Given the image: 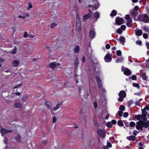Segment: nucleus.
<instances>
[{
	"label": "nucleus",
	"instance_id": "f257e3e1",
	"mask_svg": "<svg viewBox=\"0 0 149 149\" xmlns=\"http://www.w3.org/2000/svg\"><path fill=\"white\" fill-rule=\"evenodd\" d=\"M137 20L145 23H149V17L147 14L139 15L137 17Z\"/></svg>",
	"mask_w": 149,
	"mask_h": 149
},
{
	"label": "nucleus",
	"instance_id": "f03ea898",
	"mask_svg": "<svg viewBox=\"0 0 149 149\" xmlns=\"http://www.w3.org/2000/svg\"><path fill=\"white\" fill-rule=\"evenodd\" d=\"M125 18L127 20L126 25L128 27H131L132 26V20L129 14L126 15L125 17Z\"/></svg>",
	"mask_w": 149,
	"mask_h": 149
},
{
	"label": "nucleus",
	"instance_id": "7ed1b4c3",
	"mask_svg": "<svg viewBox=\"0 0 149 149\" xmlns=\"http://www.w3.org/2000/svg\"><path fill=\"white\" fill-rule=\"evenodd\" d=\"M124 20L121 17H116L115 22L118 25H120L124 23Z\"/></svg>",
	"mask_w": 149,
	"mask_h": 149
},
{
	"label": "nucleus",
	"instance_id": "20e7f679",
	"mask_svg": "<svg viewBox=\"0 0 149 149\" xmlns=\"http://www.w3.org/2000/svg\"><path fill=\"white\" fill-rule=\"evenodd\" d=\"M136 128L137 130H143V124L142 121H138L136 123Z\"/></svg>",
	"mask_w": 149,
	"mask_h": 149
},
{
	"label": "nucleus",
	"instance_id": "39448f33",
	"mask_svg": "<svg viewBox=\"0 0 149 149\" xmlns=\"http://www.w3.org/2000/svg\"><path fill=\"white\" fill-rule=\"evenodd\" d=\"M122 71L123 72L124 74L126 76H128L131 74V72L130 70L128 68L124 67L122 70Z\"/></svg>",
	"mask_w": 149,
	"mask_h": 149
},
{
	"label": "nucleus",
	"instance_id": "423d86ee",
	"mask_svg": "<svg viewBox=\"0 0 149 149\" xmlns=\"http://www.w3.org/2000/svg\"><path fill=\"white\" fill-rule=\"evenodd\" d=\"M89 13L87 15H84L83 18V20L85 22V21L88 19H89L92 15V13L90 9H89Z\"/></svg>",
	"mask_w": 149,
	"mask_h": 149
},
{
	"label": "nucleus",
	"instance_id": "0eeeda50",
	"mask_svg": "<svg viewBox=\"0 0 149 149\" xmlns=\"http://www.w3.org/2000/svg\"><path fill=\"white\" fill-rule=\"evenodd\" d=\"M97 134L101 138H104L106 135L104 131L102 130H98L97 131Z\"/></svg>",
	"mask_w": 149,
	"mask_h": 149
},
{
	"label": "nucleus",
	"instance_id": "6e6552de",
	"mask_svg": "<svg viewBox=\"0 0 149 149\" xmlns=\"http://www.w3.org/2000/svg\"><path fill=\"white\" fill-rule=\"evenodd\" d=\"M76 28L77 31H79L81 30V25L79 17H77L76 20Z\"/></svg>",
	"mask_w": 149,
	"mask_h": 149
},
{
	"label": "nucleus",
	"instance_id": "1a4fd4ad",
	"mask_svg": "<svg viewBox=\"0 0 149 149\" xmlns=\"http://www.w3.org/2000/svg\"><path fill=\"white\" fill-rule=\"evenodd\" d=\"M112 55L110 54H107L104 57L105 61L106 62H109L112 60Z\"/></svg>",
	"mask_w": 149,
	"mask_h": 149
},
{
	"label": "nucleus",
	"instance_id": "9d476101",
	"mask_svg": "<svg viewBox=\"0 0 149 149\" xmlns=\"http://www.w3.org/2000/svg\"><path fill=\"white\" fill-rule=\"evenodd\" d=\"M13 132L12 130H9L4 128H1L0 129V132L2 136H3V134H4Z\"/></svg>",
	"mask_w": 149,
	"mask_h": 149
},
{
	"label": "nucleus",
	"instance_id": "9b49d317",
	"mask_svg": "<svg viewBox=\"0 0 149 149\" xmlns=\"http://www.w3.org/2000/svg\"><path fill=\"white\" fill-rule=\"evenodd\" d=\"M90 60L91 63L94 65V67L95 69H96L97 67H98L99 64L97 62V60L96 59L93 60L92 58H91Z\"/></svg>",
	"mask_w": 149,
	"mask_h": 149
},
{
	"label": "nucleus",
	"instance_id": "f8f14e48",
	"mask_svg": "<svg viewBox=\"0 0 149 149\" xmlns=\"http://www.w3.org/2000/svg\"><path fill=\"white\" fill-rule=\"evenodd\" d=\"M45 104L47 106V108L49 109L51 112H52V103L50 101H45Z\"/></svg>",
	"mask_w": 149,
	"mask_h": 149
},
{
	"label": "nucleus",
	"instance_id": "ddd939ff",
	"mask_svg": "<svg viewBox=\"0 0 149 149\" xmlns=\"http://www.w3.org/2000/svg\"><path fill=\"white\" fill-rule=\"evenodd\" d=\"M95 3V5H93L89 4L88 5L89 7H93L95 8V10H96L99 7V3H98L97 1H95L94 2Z\"/></svg>",
	"mask_w": 149,
	"mask_h": 149
},
{
	"label": "nucleus",
	"instance_id": "4468645a",
	"mask_svg": "<svg viewBox=\"0 0 149 149\" xmlns=\"http://www.w3.org/2000/svg\"><path fill=\"white\" fill-rule=\"evenodd\" d=\"M97 83L98 85V87L99 88H102V85L101 81L100 78L98 77L96 78Z\"/></svg>",
	"mask_w": 149,
	"mask_h": 149
},
{
	"label": "nucleus",
	"instance_id": "2eb2a0df",
	"mask_svg": "<svg viewBox=\"0 0 149 149\" xmlns=\"http://www.w3.org/2000/svg\"><path fill=\"white\" fill-rule=\"evenodd\" d=\"M132 16L133 17L135 21H136V17L137 16L138 13L137 12L135 11L134 10H132L130 13Z\"/></svg>",
	"mask_w": 149,
	"mask_h": 149
},
{
	"label": "nucleus",
	"instance_id": "dca6fc26",
	"mask_svg": "<svg viewBox=\"0 0 149 149\" xmlns=\"http://www.w3.org/2000/svg\"><path fill=\"white\" fill-rule=\"evenodd\" d=\"M135 33L136 35L138 36H141L142 33V31L141 30L139 29H136L135 31Z\"/></svg>",
	"mask_w": 149,
	"mask_h": 149
},
{
	"label": "nucleus",
	"instance_id": "f3484780",
	"mask_svg": "<svg viewBox=\"0 0 149 149\" xmlns=\"http://www.w3.org/2000/svg\"><path fill=\"white\" fill-rule=\"evenodd\" d=\"M118 95L119 97H125L126 95V93L124 91H121L119 92Z\"/></svg>",
	"mask_w": 149,
	"mask_h": 149
},
{
	"label": "nucleus",
	"instance_id": "a211bd4d",
	"mask_svg": "<svg viewBox=\"0 0 149 149\" xmlns=\"http://www.w3.org/2000/svg\"><path fill=\"white\" fill-rule=\"evenodd\" d=\"M19 64V62L18 61L14 60L11 63V65L13 67H16Z\"/></svg>",
	"mask_w": 149,
	"mask_h": 149
},
{
	"label": "nucleus",
	"instance_id": "6ab92c4d",
	"mask_svg": "<svg viewBox=\"0 0 149 149\" xmlns=\"http://www.w3.org/2000/svg\"><path fill=\"white\" fill-rule=\"evenodd\" d=\"M56 66V64L55 62H52L49 64V68L52 69L55 68Z\"/></svg>",
	"mask_w": 149,
	"mask_h": 149
},
{
	"label": "nucleus",
	"instance_id": "aec40b11",
	"mask_svg": "<svg viewBox=\"0 0 149 149\" xmlns=\"http://www.w3.org/2000/svg\"><path fill=\"white\" fill-rule=\"evenodd\" d=\"M80 47L79 45L76 46L73 49V51L75 53L77 54L79 52Z\"/></svg>",
	"mask_w": 149,
	"mask_h": 149
},
{
	"label": "nucleus",
	"instance_id": "412c9836",
	"mask_svg": "<svg viewBox=\"0 0 149 149\" xmlns=\"http://www.w3.org/2000/svg\"><path fill=\"white\" fill-rule=\"evenodd\" d=\"M95 32L94 30H90L89 33V36L91 38V39L95 36Z\"/></svg>",
	"mask_w": 149,
	"mask_h": 149
},
{
	"label": "nucleus",
	"instance_id": "4be33fe9",
	"mask_svg": "<svg viewBox=\"0 0 149 149\" xmlns=\"http://www.w3.org/2000/svg\"><path fill=\"white\" fill-rule=\"evenodd\" d=\"M125 39L124 37L121 36L119 39V41L123 45H124L125 42Z\"/></svg>",
	"mask_w": 149,
	"mask_h": 149
},
{
	"label": "nucleus",
	"instance_id": "5701e85b",
	"mask_svg": "<svg viewBox=\"0 0 149 149\" xmlns=\"http://www.w3.org/2000/svg\"><path fill=\"white\" fill-rule=\"evenodd\" d=\"M136 137L135 136H130L127 137V139L129 141H134Z\"/></svg>",
	"mask_w": 149,
	"mask_h": 149
},
{
	"label": "nucleus",
	"instance_id": "b1692460",
	"mask_svg": "<svg viewBox=\"0 0 149 149\" xmlns=\"http://www.w3.org/2000/svg\"><path fill=\"white\" fill-rule=\"evenodd\" d=\"M21 136L19 133H17V136L15 137L16 141H21Z\"/></svg>",
	"mask_w": 149,
	"mask_h": 149
},
{
	"label": "nucleus",
	"instance_id": "393cba45",
	"mask_svg": "<svg viewBox=\"0 0 149 149\" xmlns=\"http://www.w3.org/2000/svg\"><path fill=\"white\" fill-rule=\"evenodd\" d=\"M143 127L145 128H147L149 125V121H147L146 122L142 121Z\"/></svg>",
	"mask_w": 149,
	"mask_h": 149
},
{
	"label": "nucleus",
	"instance_id": "a878e982",
	"mask_svg": "<svg viewBox=\"0 0 149 149\" xmlns=\"http://www.w3.org/2000/svg\"><path fill=\"white\" fill-rule=\"evenodd\" d=\"M117 13L116 10H113L111 12V13L110 14V16L112 17H113L115 16L117 14Z\"/></svg>",
	"mask_w": 149,
	"mask_h": 149
},
{
	"label": "nucleus",
	"instance_id": "bb28decb",
	"mask_svg": "<svg viewBox=\"0 0 149 149\" xmlns=\"http://www.w3.org/2000/svg\"><path fill=\"white\" fill-rule=\"evenodd\" d=\"M130 129L133 128L135 126V123L134 122L131 121L129 123Z\"/></svg>",
	"mask_w": 149,
	"mask_h": 149
},
{
	"label": "nucleus",
	"instance_id": "cd10ccee",
	"mask_svg": "<svg viewBox=\"0 0 149 149\" xmlns=\"http://www.w3.org/2000/svg\"><path fill=\"white\" fill-rule=\"evenodd\" d=\"M148 76L146 75V73H143L142 74V78L143 80H147Z\"/></svg>",
	"mask_w": 149,
	"mask_h": 149
},
{
	"label": "nucleus",
	"instance_id": "c85d7f7f",
	"mask_svg": "<svg viewBox=\"0 0 149 149\" xmlns=\"http://www.w3.org/2000/svg\"><path fill=\"white\" fill-rule=\"evenodd\" d=\"M141 115H135L134 116V118L138 120L139 121L141 119Z\"/></svg>",
	"mask_w": 149,
	"mask_h": 149
},
{
	"label": "nucleus",
	"instance_id": "c756f323",
	"mask_svg": "<svg viewBox=\"0 0 149 149\" xmlns=\"http://www.w3.org/2000/svg\"><path fill=\"white\" fill-rule=\"evenodd\" d=\"M141 119L143 120V122L147 121V118L146 115H141Z\"/></svg>",
	"mask_w": 149,
	"mask_h": 149
},
{
	"label": "nucleus",
	"instance_id": "7c9ffc66",
	"mask_svg": "<svg viewBox=\"0 0 149 149\" xmlns=\"http://www.w3.org/2000/svg\"><path fill=\"white\" fill-rule=\"evenodd\" d=\"M117 124L118 126L120 127H122L123 126L124 124L121 120H118L117 122Z\"/></svg>",
	"mask_w": 149,
	"mask_h": 149
},
{
	"label": "nucleus",
	"instance_id": "2f4dec72",
	"mask_svg": "<svg viewBox=\"0 0 149 149\" xmlns=\"http://www.w3.org/2000/svg\"><path fill=\"white\" fill-rule=\"evenodd\" d=\"M106 126L108 128H111L112 127L113 125L109 121L107 123Z\"/></svg>",
	"mask_w": 149,
	"mask_h": 149
},
{
	"label": "nucleus",
	"instance_id": "473e14b6",
	"mask_svg": "<svg viewBox=\"0 0 149 149\" xmlns=\"http://www.w3.org/2000/svg\"><path fill=\"white\" fill-rule=\"evenodd\" d=\"M26 16H22L21 15H19L18 17L20 18H22L23 19H25L26 17H28L29 16V15L28 13H27L26 14Z\"/></svg>",
	"mask_w": 149,
	"mask_h": 149
},
{
	"label": "nucleus",
	"instance_id": "72a5a7b5",
	"mask_svg": "<svg viewBox=\"0 0 149 149\" xmlns=\"http://www.w3.org/2000/svg\"><path fill=\"white\" fill-rule=\"evenodd\" d=\"M14 107L16 108H20L21 105L18 103H16L15 104Z\"/></svg>",
	"mask_w": 149,
	"mask_h": 149
},
{
	"label": "nucleus",
	"instance_id": "f704fd0d",
	"mask_svg": "<svg viewBox=\"0 0 149 149\" xmlns=\"http://www.w3.org/2000/svg\"><path fill=\"white\" fill-rule=\"evenodd\" d=\"M123 57L118 58L116 60V62L117 63L122 62L123 61Z\"/></svg>",
	"mask_w": 149,
	"mask_h": 149
},
{
	"label": "nucleus",
	"instance_id": "c9c22d12",
	"mask_svg": "<svg viewBox=\"0 0 149 149\" xmlns=\"http://www.w3.org/2000/svg\"><path fill=\"white\" fill-rule=\"evenodd\" d=\"M78 59L77 58H75L74 60V65L75 66L77 67L78 65Z\"/></svg>",
	"mask_w": 149,
	"mask_h": 149
},
{
	"label": "nucleus",
	"instance_id": "e433bc0d",
	"mask_svg": "<svg viewBox=\"0 0 149 149\" xmlns=\"http://www.w3.org/2000/svg\"><path fill=\"white\" fill-rule=\"evenodd\" d=\"M125 107L123 105H121L120 106L119 110L122 111L125 110Z\"/></svg>",
	"mask_w": 149,
	"mask_h": 149
},
{
	"label": "nucleus",
	"instance_id": "4c0bfd02",
	"mask_svg": "<svg viewBox=\"0 0 149 149\" xmlns=\"http://www.w3.org/2000/svg\"><path fill=\"white\" fill-rule=\"evenodd\" d=\"M133 86L135 87L139 88H140V86L139 84L137 83H133L132 84Z\"/></svg>",
	"mask_w": 149,
	"mask_h": 149
},
{
	"label": "nucleus",
	"instance_id": "58836bf2",
	"mask_svg": "<svg viewBox=\"0 0 149 149\" xmlns=\"http://www.w3.org/2000/svg\"><path fill=\"white\" fill-rule=\"evenodd\" d=\"M94 16L95 18H98L100 16V14L99 13L96 12L94 14Z\"/></svg>",
	"mask_w": 149,
	"mask_h": 149
},
{
	"label": "nucleus",
	"instance_id": "ea45409f",
	"mask_svg": "<svg viewBox=\"0 0 149 149\" xmlns=\"http://www.w3.org/2000/svg\"><path fill=\"white\" fill-rule=\"evenodd\" d=\"M122 32V29H121V28H118L116 31V33L119 34H121Z\"/></svg>",
	"mask_w": 149,
	"mask_h": 149
},
{
	"label": "nucleus",
	"instance_id": "a19ab883",
	"mask_svg": "<svg viewBox=\"0 0 149 149\" xmlns=\"http://www.w3.org/2000/svg\"><path fill=\"white\" fill-rule=\"evenodd\" d=\"M116 55L118 56H120L121 55L122 52L120 50H118L116 51Z\"/></svg>",
	"mask_w": 149,
	"mask_h": 149
},
{
	"label": "nucleus",
	"instance_id": "79ce46f5",
	"mask_svg": "<svg viewBox=\"0 0 149 149\" xmlns=\"http://www.w3.org/2000/svg\"><path fill=\"white\" fill-rule=\"evenodd\" d=\"M28 7L27 8L28 10H30L31 8H32V5L31 3L29 2L28 3Z\"/></svg>",
	"mask_w": 149,
	"mask_h": 149
},
{
	"label": "nucleus",
	"instance_id": "37998d69",
	"mask_svg": "<svg viewBox=\"0 0 149 149\" xmlns=\"http://www.w3.org/2000/svg\"><path fill=\"white\" fill-rule=\"evenodd\" d=\"M93 107L95 108H96L97 107V103L96 101H95L93 103Z\"/></svg>",
	"mask_w": 149,
	"mask_h": 149
},
{
	"label": "nucleus",
	"instance_id": "c03bdc74",
	"mask_svg": "<svg viewBox=\"0 0 149 149\" xmlns=\"http://www.w3.org/2000/svg\"><path fill=\"white\" fill-rule=\"evenodd\" d=\"M123 112L121 111H118V114L119 116L122 117L123 116Z\"/></svg>",
	"mask_w": 149,
	"mask_h": 149
},
{
	"label": "nucleus",
	"instance_id": "a18cd8bd",
	"mask_svg": "<svg viewBox=\"0 0 149 149\" xmlns=\"http://www.w3.org/2000/svg\"><path fill=\"white\" fill-rule=\"evenodd\" d=\"M129 114L127 112H125L123 114V116L124 118H126L128 116Z\"/></svg>",
	"mask_w": 149,
	"mask_h": 149
},
{
	"label": "nucleus",
	"instance_id": "49530a36",
	"mask_svg": "<svg viewBox=\"0 0 149 149\" xmlns=\"http://www.w3.org/2000/svg\"><path fill=\"white\" fill-rule=\"evenodd\" d=\"M57 25V24L55 23H53L51 24V26H50L51 28H54L55 26Z\"/></svg>",
	"mask_w": 149,
	"mask_h": 149
},
{
	"label": "nucleus",
	"instance_id": "de8ad7c7",
	"mask_svg": "<svg viewBox=\"0 0 149 149\" xmlns=\"http://www.w3.org/2000/svg\"><path fill=\"white\" fill-rule=\"evenodd\" d=\"M22 85V84H20L17 85L13 87V89H15L16 88H18L19 87L21 86Z\"/></svg>",
	"mask_w": 149,
	"mask_h": 149
},
{
	"label": "nucleus",
	"instance_id": "09e8293b",
	"mask_svg": "<svg viewBox=\"0 0 149 149\" xmlns=\"http://www.w3.org/2000/svg\"><path fill=\"white\" fill-rule=\"evenodd\" d=\"M60 107L59 106L58 104H57L56 106V107H54L53 109V110L54 111H56V110L59 109Z\"/></svg>",
	"mask_w": 149,
	"mask_h": 149
},
{
	"label": "nucleus",
	"instance_id": "8fccbe9b",
	"mask_svg": "<svg viewBox=\"0 0 149 149\" xmlns=\"http://www.w3.org/2000/svg\"><path fill=\"white\" fill-rule=\"evenodd\" d=\"M143 110L145 111H148L149 110V106L146 105L145 107L144 108Z\"/></svg>",
	"mask_w": 149,
	"mask_h": 149
},
{
	"label": "nucleus",
	"instance_id": "3c124183",
	"mask_svg": "<svg viewBox=\"0 0 149 149\" xmlns=\"http://www.w3.org/2000/svg\"><path fill=\"white\" fill-rule=\"evenodd\" d=\"M143 29L146 32H148V28L146 26H143Z\"/></svg>",
	"mask_w": 149,
	"mask_h": 149
},
{
	"label": "nucleus",
	"instance_id": "603ef678",
	"mask_svg": "<svg viewBox=\"0 0 149 149\" xmlns=\"http://www.w3.org/2000/svg\"><path fill=\"white\" fill-rule=\"evenodd\" d=\"M143 37L144 39H147L148 38V35L146 33H144L143 34Z\"/></svg>",
	"mask_w": 149,
	"mask_h": 149
},
{
	"label": "nucleus",
	"instance_id": "864d4df0",
	"mask_svg": "<svg viewBox=\"0 0 149 149\" xmlns=\"http://www.w3.org/2000/svg\"><path fill=\"white\" fill-rule=\"evenodd\" d=\"M126 28V26L125 25H122L120 26V28L122 30H125Z\"/></svg>",
	"mask_w": 149,
	"mask_h": 149
},
{
	"label": "nucleus",
	"instance_id": "5fc2aeb1",
	"mask_svg": "<svg viewBox=\"0 0 149 149\" xmlns=\"http://www.w3.org/2000/svg\"><path fill=\"white\" fill-rule=\"evenodd\" d=\"M125 97H119L118 98V101L119 102H122L123 101V98H125Z\"/></svg>",
	"mask_w": 149,
	"mask_h": 149
},
{
	"label": "nucleus",
	"instance_id": "6e6d98bb",
	"mask_svg": "<svg viewBox=\"0 0 149 149\" xmlns=\"http://www.w3.org/2000/svg\"><path fill=\"white\" fill-rule=\"evenodd\" d=\"M81 61L82 63H84L86 61V58L84 56H83L82 58L81 59Z\"/></svg>",
	"mask_w": 149,
	"mask_h": 149
},
{
	"label": "nucleus",
	"instance_id": "4d7b16f0",
	"mask_svg": "<svg viewBox=\"0 0 149 149\" xmlns=\"http://www.w3.org/2000/svg\"><path fill=\"white\" fill-rule=\"evenodd\" d=\"M56 120L57 119L56 117H53L52 118L53 123H55L56 122Z\"/></svg>",
	"mask_w": 149,
	"mask_h": 149
},
{
	"label": "nucleus",
	"instance_id": "13d9d810",
	"mask_svg": "<svg viewBox=\"0 0 149 149\" xmlns=\"http://www.w3.org/2000/svg\"><path fill=\"white\" fill-rule=\"evenodd\" d=\"M133 103V101L132 100L128 101L127 102L128 105L130 106Z\"/></svg>",
	"mask_w": 149,
	"mask_h": 149
},
{
	"label": "nucleus",
	"instance_id": "bf43d9fd",
	"mask_svg": "<svg viewBox=\"0 0 149 149\" xmlns=\"http://www.w3.org/2000/svg\"><path fill=\"white\" fill-rule=\"evenodd\" d=\"M94 125L96 127H98L99 126L96 120L94 121Z\"/></svg>",
	"mask_w": 149,
	"mask_h": 149
},
{
	"label": "nucleus",
	"instance_id": "052dcab7",
	"mask_svg": "<svg viewBox=\"0 0 149 149\" xmlns=\"http://www.w3.org/2000/svg\"><path fill=\"white\" fill-rule=\"evenodd\" d=\"M136 43L137 45H141L142 44V42L141 41L138 40L136 41Z\"/></svg>",
	"mask_w": 149,
	"mask_h": 149
},
{
	"label": "nucleus",
	"instance_id": "680f3d73",
	"mask_svg": "<svg viewBox=\"0 0 149 149\" xmlns=\"http://www.w3.org/2000/svg\"><path fill=\"white\" fill-rule=\"evenodd\" d=\"M16 52V48H14L12 50L11 53L13 54H15Z\"/></svg>",
	"mask_w": 149,
	"mask_h": 149
},
{
	"label": "nucleus",
	"instance_id": "e2e57ef3",
	"mask_svg": "<svg viewBox=\"0 0 149 149\" xmlns=\"http://www.w3.org/2000/svg\"><path fill=\"white\" fill-rule=\"evenodd\" d=\"M131 78L133 80H136V76L135 75H133L132 76Z\"/></svg>",
	"mask_w": 149,
	"mask_h": 149
},
{
	"label": "nucleus",
	"instance_id": "0e129e2a",
	"mask_svg": "<svg viewBox=\"0 0 149 149\" xmlns=\"http://www.w3.org/2000/svg\"><path fill=\"white\" fill-rule=\"evenodd\" d=\"M139 9V7L137 6H135L133 10L138 11Z\"/></svg>",
	"mask_w": 149,
	"mask_h": 149
},
{
	"label": "nucleus",
	"instance_id": "69168bd1",
	"mask_svg": "<svg viewBox=\"0 0 149 149\" xmlns=\"http://www.w3.org/2000/svg\"><path fill=\"white\" fill-rule=\"evenodd\" d=\"M112 124L115 125L116 124L117 122L116 120H112L111 121Z\"/></svg>",
	"mask_w": 149,
	"mask_h": 149
},
{
	"label": "nucleus",
	"instance_id": "338daca9",
	"mask_svg": "<svg viewBox=\"0 0 149 149\" xmlns=\"http://www.w3.org/2000/svg\"><path fill=\"white\" fill-rule=\"evenodd\" d=\"M105 47L106 49H109L110 47V45L109 44H107L106 45Z\"/></svg>",
	"mask_w": 149,
	"mask_h": 149
},
{
	"label": "nucleus",
	"instance_id": "774afa93",
	"mask_svg": "<svg viewBox=\"0 0 149 149\" xmlns=\"http://www.w3.org/2000/svg\"><path fill=\"white\" fill-rule=\"evenodd\" d=\"M107 146L109 148H111L112 147V144L110 142H107Z\"/></svg>",
	"mask_w": 149,
	"mask_h": 149
}]
</instances>
